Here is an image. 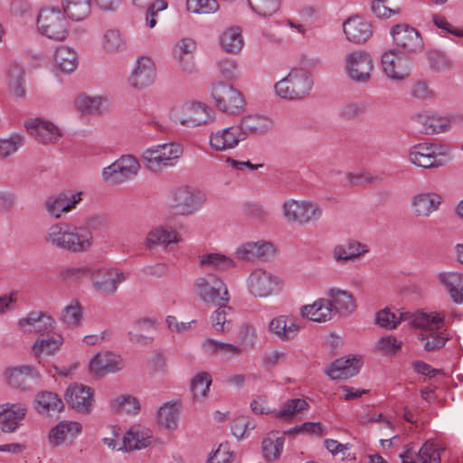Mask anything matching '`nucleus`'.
Wrapping results in <instances>:
<instances>
[{
	"label": "nucleus",
	"mask_w": 463,
	"mask_h": 463,
	"mask_svg": "<svg viewBox=\"0 0 463 463\" xmlns=\"http://www.w3.org/2000/svg\"><path fill=\"white\" fill-rule=\"evenodd\" d=\"M69 277L88 276L94 290L103 296L115 294L118 287L126 281L128 273L124 269L106 264H90L71 268L66 270Z\"/></svg>",
	"instance_id": "nucleus-1"
},
{
	"label": "nucleus",
	"mask_w": 463,
	"mask_h": 463,
	"mask_svg": "<svg viewBox=\"0 0 463 463\" xmlns=\"http://www.w3.org/2000/svg\"><path fill=\"white\" fill-rule=\"evenodd\" d=\"M402 321L414 327L435 329L442 325V318L436 312L417 311L414 313L392 312L389 307L378 310L374 315V324L385 330H393Z\"/></svg>",
	"instance_id": "nucleus-2"
},
{
	"label": "nucleus",
	"mask_w": 463,
	"mask_h": 463,
	"mask_svg": "<svg viewBox=\"0 0 463 463\" xmlns=\"http://www.w3.org/2000/svg\"><path fill=\"white\" fill-rule=\"evenodd\" d=\"M453 158L450 146L437 142L413 145L408 151L409 162L416 167L433 169L445 166Z\"/></svg>",
	"instance_id": "nucleus-3"
},
{
	"label": "nucleus",
	"mask_w": 463,
	"mask_h": 463,
	"mask_svg": "<svg viewBox=\"0 0 463 463\" xmlns=\"http://www.w3.org/2000/svg\"><path fill=\"white\" fill-rule=\"evenodd\" d=\"M248 293L255 298H268L279 295L285 288L282 276L270 269L256 267L245 279Z\"/></svg>",
	"instance_id": "nucleus-4"
},
{
	"label": "nucleus",
	"mask_w": 463,
	"mask_h": 463,
	"mask_svg": "<svg viewBox=\"0 0 463 463\" xmlns=\"http://www.w3.org/2000/svg\"><path fill=\"white\" fill-rule=\"evenodd\" d=\"M314 85L312 74L304 68H293L274 84L275 94L286 100H300L309 95Z\"/></svg>",
	"instance_id": "nucleus-5"
},
{
	"label": "nucleus",
	"mask_w": 463,
	"mask_h": 463,
	"mask_svg": "<svg viewBox=\"0 0 463 463\" xmlns=\"http://www.w3.org/2000/svg\"><path fill=\"white\" fill-rule=\"evenodd\" d=\"M214 106L229 116H238L247 109L248 102L241 90L226 82H215L210 88Z\"/></svg>",
	"instance_id": "nucleus-6"
},
{
	"label": "nucleus",
	"mask_w": 463,
	"mask_h": 463,
	"mask_svg": "<svg viewBox=\"0 0 463 463\" xmlns=\"http://www.w3.org/2000/svg\"><path fill=\"white\" fill-rule=\"evenodd\" d=\"M170 118L184 127L196 128L212 122L214 112L211 107L202 101L187 100L173 106Z\"/></svg>",
	"instance_id": "nucleus-7"
},
{
	"label": "nucleus",
	"mask_w": 463,
	"mask_h": 463,
	"mask_svg": "<svg viewBox=\"0 0 463 463\" xmlns=\"http://www.w3.org/2000/svg\"><path fill=\"white\" fill-rule=\"evenodd\" d=\"M37 32L43 37L55 42L64 41L70 33V23L61 8H43L36 18Z\"/></svg>",
	"instance_id": "nucleus-8"
},
{
	"label": "nucleus",
	"mask_w": 463,
	"mask_h": 463,
	"mask_svg": "<svg viewBox=\"0 0 463 463\" xmlns=\"http://www.w3.org/2000/svg\"><path fill=\"white\" fill-rule=\"evenodd\" d=\"M183 153L184 147L178 142L156 144L142 153V160L150 169H162L175 165Z\"/></svg>",
	"instance_id": "nucleus-9"
},
{
	"label": "nucleus",
	"mask_w": 463,
	"mask_h": 463,
	"mask_svg": "<svg viewBox=\"0 0 463 463\" xmlns=\"http://www.w3.org/2000/svg\"><path fill=\"white\" fill-rule=\"evenodd\" d=\"M206 194L199 189L183 185L173 189L167 197V204L181 215H192L204 204Z\"/></svg>",
	"instance_id": "nucleus-10"
},
{
	"label": "nucleus",
	"mask_w": 463,
	"mask_h": 463,
	"mask_svg": "<svg viewBox=\"0 0 463 463\" xmlns=\"http://www.w3.org/2000/svg\"><path fill=\"white\" fill-rule=\"evenodd\" d=\"M342 68L348 80L354 83L364 84L372 78L373 60L364 51L353 50L344 55Z\"/></svg>",
	"instance_id": "nucleus-11"
},
{
	"label": "nucleus",
	"mask_w": 463,
	"mask_h": 463,
	"mask_svg": "<svg viewBox=\"0 0 463 463\" xmlns=\"http://www.w3.org/2000/svg\"><path fill=\"white\" fill-rule=\"evenodd\" d=\"M194 290L198 298L205 305H217L228 302L230 299L226 284L213 274L195 279Z\"/></svg>",
	"instance_id": "nucleus-12"
},
{
	"label": "nucleus",
	"mask_w": 463,
	"mask_h": 463,
	"mask_svg": "<svg viewBox=\"0 0 463 463\" xmlns=\"http://www.w3.org/2000/svg\"><path fill=\"white\" fill-rule=\"evenodd\" d=\"M282 210L283 216L288 222L299 224L315 222L322 216L320 205L310 200H286Z\"/></svg>",
	"instance_id": "nucleus-13"
},
{
	"label": "nucleus",
	"mask_w": 463,
	"mask_h": 463,
	"mask_svg": "<svg viewBox=\"0 0 463 463\" xmlns=\"http://www.w3.org/2000/svg\"><path fill=\"white\" fill-rule=\"evenodd\" d=\"M140 170V163L132 155H123L101 171L104 182L118 184L135 177Z\"/></svg>",
	"instance_id": "nucleus-14"
},
{
	"label": "nucleus",
	"mask_w": 463,
	"mask_h": 463,
	"mask_svg": "<svg viewBox=\"0 0 463 463\" xmlns=\"http://www.w3.org/2000/svg\"><path fill=\"white\" fill-rule=\"evenodd\" d=\"M383 73L391 80L402 81L409 77L412 70L411 59L397 49L385 51L381 59Z\"/></svg>",
	"instance_id": "nucleus-15"
},
{
	"label": "nucleus",
	"mask_w": 463,
	"mask_h": 463,
	"mask_svg": "<svg viewBox=\"0 0 463 463\" xmlns=\"http://www.w3.org/2000/svg\"><path fill=\"white\" fill-rule=\"evenodd\" d=\"M82 424L77 420H62L48 430L46 440L52 448H68L80 437Z\"/></svg>",
	"instance_id": "nucleus-16"
},
{
	"label": "nucleus",
	"mask_w": 463,
	"mask_h": 463,
	"mask_svg": "<svg viewBox=\"0 0 463 463\" xmlns=\"http://www.w3.org/2000/svg\"><path fill=\"white\" fill-rule=\"evenodd\" d=\"M303 329V323L293 314L273 317L268 325L269 333L281 342L294 341Z\"/></svg>",
	"instance_id": "nucleus-17"
},
{
	"label": "nucleus",
	"mask_w": 463,
	"mask_h": 463,
	"mask_svg": "<svg viewBox=\"0 0 463 463\" xmlns=\"http://www.w3.org/2000/svg\"><path fill=\"white\" fill-rule=\"evenodd\" d=\"M156 76L155 61L148 55H139L134 62L128 82L135 90H144L156 82Z\"/></svg>",
	"instance_id": "nucleus-18"
},
{
	"label": "nucleus",
	"mask_w": 463,
	"mask_h": 463,
	"mask_svg": "<svg viewBox=\"0 0 463 463\" xmlns=\"http://www.w3.org/2000/svg\"><path fill=\"white\" fill-rule=\"evenodd\" d=\"M277 247L269 241H247L241 243L235 250L237 259L246 262L269 260L277 255Z\"/></svg>",
	"instance_id": "nucleus-19"
},
{
	"label": "nucleus",
	"mask_w": 463,
	"mask_h": 463,
	"mask_svg": "<svg viewBox=\"0 0 463 463\" xmlns=\"http://www.w3.org/2000/svg\"><path fill=\"white\" fill-rule=\"evenodd\" d=\"M81 200V191L69 189L47 197L43 207L50 216L60 219L63 214L74 210Z\"/></svg>",
	"instance_id": "nucleus-20"
},
{
	"label": "nucleus",
	"mask_w": 463,
	"mask_h": 463,
	"mask_svg": "<svg viewBox=\"0 0 463 463\" xmlns=\"http://www.w3.org/2000/svg\"><path fill=\"white\" fill-rule=\"evenodd\" d=\"M125 368V361L116 352L101 350L95 354L88 362V371L94 376H105L116 373Z\"/></svg>",
	"instance_id": "nucleus-21"
},
{
	"label": "nucleus",
	"mask_w": 463,
	"mask_h": 463,
	"mask_svg": "<svg viewBox=\"0 0 463 463\" xmlns=\"http://www.w3.org/2000/svg\"><path fill=\"white\" fill-rule=\"evenodd\" d=\"M197 48L196 40L191 36L181 37L174 43L171 56L180 71L192 73L194 71V54Z\"/></svg>",
	"instance_id": "nucleus-22"
},
{
	"label": "nucleus",
	"mask_w": 463,
	"mask_h": 463,
	"mask_svg": "<svg viewBox=\"0 0 463 463\" xmlns=\"http://www.w3.org/2000/svg\"><path fill=\"white\" fill-rule=\"evenodd\" d=\"M209 146L214 152H228L245 141L236 122L233 125L212 130L208 137Z\"/></svg>",
	"instance_id": "nucleus-23"
},
{
	"label": "nucleus",
	"mask_w": 463,
	"mask_h": 463,
	"mask_svg": "<svg viewBox=\"0 0 463 463\" xmlns=\"http://www.w3.org/2000/svg\"><path fill=\"white\" fill-rule=\"evenodd\" d=\"M27 133L41 143H56L63 135L61 128L56 123L43 118H31L24 121Z\"/></svg>",
	"instance_id": "nucleus-24"
},
{
	"label": "nucleus",
	"mask_w": 463,
	"mask_h": 463,
	"mask_svg": "<svg viewBox=\"0 0 463 463\" xmlns=\"http://www.w3.org/2000/svg\"><path fill=\"white\" fill-rule=\"evenodd\" d=\"M369 251L370 248L367 244L349 239L334 245L331 250V258L338 265H346L360 260Z\"/></svg>",
	"instance_id": "nucleus-25"
},
{
	"label": "nucleus",
	"mask_w": 463,
	"mask_h": 463,
	"mask_svg": "<svg viewBox=\"0 0 463 463\" xmlns=\"http://www.w3.org/2000/svg\"><path fill=\"white\" fill-rule=\"evenodd\" d=\"M17 328L24 333L44 334L52 331L55 319L49 313L42 310H32L20 317L16 322Z\"/></svg>",
	"instance_id": "nucleus-26"
},
{
	"label": "nucleus",
	"mask_w": 463,
	"mask_h": 463,
	"mask_svg": "<svg viewBox=\"0 0 463 463\" xmlns=\"http://www.w3.org/2000/svg\"><path fill=\"white\" fill-rule=\"evenodd\" d=\"M442 203V196L432 191L420 192L410 199V210L418 218H428L437 212Z\"/></svg>",
	"instance_id": "nucleus-27"
},
{
	"label": "nucleus",
	"mask_w": 463,
	"mask_h": 463,
	"mask_svg": "<svg viewBox=\"0 0 463 463\" xmlns=\"http://www.w3.org/2000/svg\"><path fill=\"white\" fill-rule=\"evenodd\" d=\"M393 43L408 52H418L423 49L420 33L412 26L401 24L391 29Z\"/></svg>",
	"instance_id": "nucleus-28"
},
{
	"label": "nucleus",
	"mask_w": 463,
	"mask_h": 463,
	"mask_svg": "<svg viewBox=\"0 0 463 463\" xmlns=\"http://www.w3.org/2000/svg\"><path fill=\"white\" fill-rule=\"evenodd\" d=\"M327 301L331 304L333 315L348 317L357 308L356 299L352 292L338 287H330L326 289Z\"/></svg>",
	"instance_id": "nucleus-29"
},
{
	"label": "nucleus",
	"mask_w": 463,
	"mask_h": 463,
	"mask_svg": "<svg viewBox=\"0 0 463 463\" xmlns=\"http://www.w3.org/2000/svg\"><path fill=\"white\" fill-rule=\"evenodd\" d=\"M182 411L183 403L180 399L165 402L156 409V422L163 430L175 431L179 428Z\"/></svg>",
	"instance_id": "nucleus-30"
},
{
	"label": "nucleus",
	"mask_w": 463,
	"mask_h": 463,
	"mask_svg": "<svg viewBox=\"0 0 463 463\" xmlns=\"http://www.w3.org/2000/svg\"><path fill=\"white\" fill-rule=\"evenodd\" d=\"M93 390L81 383H71L65 392V399L69 405L81 413H90L93 409Z\"/></svg>",
	"instance_id": "nucleus-31"
},
{
	"label": "nucleus",
	"mask_w": 463,
	"mask_h": 463,
	"mask_svg": "<svg viewBox=\"0 0 463 463\" xmlns=\"http://www.w3.org/2000/svg\"><path fill=\"white\" fill-rule=\"evenodd\" d=\"M94 244L92 230L84 224L71 223L66 250L71 253H84Z\"/></svg>",
	"instance_id": "nucleus-32"
},
{
	"label": "nucleus",
	"mask_w": 463,
	"mask_h": 463,
	"mask_svg": "<svg viewBox=\"0 0 463 463\" xmlns=\"http://www.w3.org/2000/svg\"><path fill=\"white\" fill-rule=\"evenodd\" d=\"M26 414L27 407L24 403L0 404V430L4 433L15 432L22 425Z\"/></svg>",
	"instance_id": "nucleus-33"
},
{
	"label": "nucleus",
	"mask_w": 463,
	"mask_h": 463,
	"mask_svg": "<svg viewBox=\"0 0 463 463\" xmlns=\"http://www.w3.org/2000/svg\"><path fill=\"white\" fill-rule=\"evenodd\" d=\"M415 122L425 135L448 133L452 129V119L431 111H421L415 115Z\"/></svg>",
	"instance_id": "nucleus-34"
},
{
	"label": "nucleus",
	"mask_w": 463,
	"mask_h": 463,
	"mask_svg": "<svg viewBox=\"0 0 463 463\" xmlns=\"http://www.w3.org/2000/svg\"><path fill=\"white\" fill-rule=\"evenodd\" d=\"M364 363L361 356L350 355L336 359L326 369V375L333 379H348L356 375Z\"/></svg>",
	"instance_id": "nucleus-35"
},
{
	"label": "nucleus",
	"mask_w": 463,
	"mask_h": 463,
	"mask_svg": "<svg viewBox=\"0 0 463 463\" xmlns=\"http://www.w3.org/2000/svg\"><path fill=\"white\" fill-rule=\"evenodd\" d=\"M236 124L244 140L252 135H261L269 132L274 127L273 120L262 114H247L241 117Z\"/></svg>",
	"instance_id": "nucleus-36"
},
{
	"label": "nucleus",
	"mask_w": 463,
	"mask_h": 463,
	"mask_svg": "<svg viewBox=\"0 0 463 463\" xmlns=\"http://www.w3.org/2000/svg\"><path fill=\"white\" fill-rule=\"evenodd\" d=\"M220 49L229 55H239L245 47L242 29L237 25L224 27L218 35Z\"/></svg>",
	"instance_id": "nucleus-37"
},
{
	"label": "nucleus",
	"mask_w": 463,
	"mask_h": 463,
	"mask_svg": "<svg viewBox=\"0 0 463 463\" xmlns=\"http://www.w3.org/2000/svg\"><path fill=\"white\" fill-rule=\"evenodd\" d=\"M400 458L403 463H440L439 445L430 440L426 441L418 452L413 446H408Z\"/></svg>",
	"instance_id": "nucleus-38"
},
{
	"label": "nucleus",
	"mask_w": 463,
	"mask_h": 463,
	"mask_svg": "<svg viewBox=\"0 0 463 463\" xmlns=\"http://www.w3.org/2000/svg\"><path fill=\"white\" fill-rule=\"evenodd\" d=\"M299 314L301 317L317 324L327 323L334 317L331 304L326 298H317L312 303L301 306Z\"/></svg>",
	"instance_id": "nucleus-39"
},
{
	"label": "nucleus",
	"mask_w": 463,
	"mask_h": 463,
	"mask_svg": "<svg viewBox=\"0 0 463 463\" xmlns=\"http://www.w3.org/2000/svg\"><path fill=\"white\" fill-rule=\"evenodd\" d=\"M153 430L144 425L131 426L122 437L124 439V451L140 450L152 443Z\"/></svg>",
	"instance_id": "nucleus-40"
},
{
	"label": "nucleus",
	"mask_w": 463,
	"mask_h": 463,
	"mask_svg": "<svg viewBox=\"0 0 463 463\" xmlns=\"http://www.w3.org/2000/svg\"><path fill=\"white\" fill-rule=\"evenodd\" d=\"M39 377L37 370L29 364L11 365L3 372L5 383L14 389H24L26 379H38Z\"/></svg>",
	"instance_id": "nucleus-41"
},
{
	"label": "nucleus",
	"mask_w": 463,
	"mask_h": 463,
	"mask_svg": "<svg viewBox=\"0 0 463 463\" xmlns=\"http://www.w3.org/2000/svg\"><path fill=\"white\" fill-rule=\"evenodd\" d=\"M181 241L178 232L168 225H156L152 227L146 234V245L148 248L156 246L168 247L177 244Z\"/></svg>",
	"instance_id": "nucleus-42"
},
{
	"label": "nucleus",
	"mask_w": 463,
	"mask_h": 463,
	"mask_svg": "<svg viewBox=\"0 0 463 463\" xmlns=\"http://www.w3.org/2000/svg\"><path fill=\"white\" fill-rule=\"evenodd\" d=\"M52 61L61 73L70 75L79 67V53L74 47L62 44L56 48Z\"/></svg>",
	"instance_id": "nucleus-43"
},
{
	"label": "nucleus",
	"mask_w": 463,
	"mask_h": 463,
	"mask_svg": "<svg viewBox=\"0 0 463 463\" xmlns=\"http://www.w3.org/2000/svg\"><path fill=\"white\" fill-rule=\"evenodd\" d=\"M71 222H58L49 225L44 231L43 240L52 249L66 250Z\"/></svg>",
	"instance_id": "nucleus-44"
},
{
	"label": "nucleus",
	"mask_w": 463,
	"mask_h": 463,
	"mask_svg": "<svg viewBox=\"0 0 463 463\" xmlns=\"http://www.w3.org/2000/svg\"><path fill=\"white\" fill-rule=\"evenodd\" d=\"M343 31L346 39L354 43L366 42L373 33L370 23L359 16L347 19L343 24Z\"/></svg>",
	"instance_id": "nucleus-45"
},
{
	"label": "nucleus",
	"mask_w": 463,
	"mask_h": 463,
	"mask_svg": "<svg viewBox=\"0 0 463 463\" xmlns=\"http://www.w3.org/2000/svg\"><path fill=\"white\" fill-rule=\"evenodd\" d=\"M34 411L41 415L60 413L63 408V402L58 394L50 391L38 392L33 401Z\"/></svg>",
	"instance_id": "nucleus-46"
},
{
	"label": "nucleus",
	"mask_w": 463,
	"mask_h": 463,
	"mask_svg": "<svg viewBox=\"0 0 463 463\" xmlns=\"http://www.w3.org/2000/svg\"><path fill=\"white\" fill-rule=\"evenodd\" d=\"M63 342V335L57 332L46 337H38L32 345V353L38 359L54 355L60 351Z\"/></svg>",
	"instance_id": "nucleus-47"
},
{
	"label": "nucleus",
	"mask_w": 463,
	"mask_h": 463,
	"mask_svg": "<svg viewBox=\"0 0 463 463\" xmlns=\"http://www.w3.org/2000/svg\"><path fill=\"white\" fill-rule=\"evenodd\" d=\"M437 281L449 293L454 302H463V273L458 271H443L436 275Z\"/></svg>",
	"instance_id": "nucleus-48"
},
{
	"label": "nucleus",
	"mask_w": 463,
	"mask_h": 463,
	"mask_svg": "<svg viewBox=\"0 0 463 463\" xmlns=\"http://www.w3.org/2000/svg\"><path fill=\"white\" fill-rule=\"evenodd\" d=\"M99 46L108 54L124 52L128 48V42L124 33L117 28L106 29L100 35Z\"/></svg>",
	"instance_id": "nucleus-49"
},
{
	"label": "nucleus",
	"mask_w": 463,
	"mask_h": 463,
	"mask_svg": "<svg viewBox=\"0 0 463 463\" xmlns=\"http://www.w3.org/2000/svg\"><path fill=\"white\" fill-rule=\"evenodd\" d=\"M213 328L217 332L228 333L235 324V313L232 307L227 305H220L210 317Z\"/></svg>",
	"instance_id": "nucleus-50"
},
{
	"label": "nucleus",
	"mask_w": 463,
	"mask_h": 463,
	"mask_svg": "<svg viewBox=\"0 0 463 463\" xmlns=\"http://www.w3.org/2000/svg\"><path fill=\"white\" fill-rule=\"evenodd\" d=\"M109 410L115 413L136 416L141 411L139 400L131 394H120L112 397L109 402Z\"/></svg>",
	"instance_id": "nucleus-51"
},
{
	"label": "nucleus",
	"mask_w": 463,
	"mask_h": 463,
	"mask_svg": "<svg viewBox=\"0 0 463 463\" xmlns=\"http://www.w3.org/2000/svg\"><path fill=\"white\" fill-rule=\"evenodd\" d=\"M61 4L62 13L73 21H82L90 13L89 0H61Z\"/></svg>",
	"instance_id": "nucleus-52"
},
{
	"label": "nucleus",
	"mask_w": 463,
	"mask_h": 463,
	"mask_svg": "<svg viewBox=\"0 0 463 463\" xmlns=\"http://www.w3.org/2000/svg\"><path fill=\"white\" fill-rule=\"evenodd\" d=\"M441 318H442V325L435 329H429V328H421L422 330L426 331L427 334H420L419 335V339L421 341H425L424 343V348L428 351H432L436 349H439L442 346L445 345L447 341L449 340V337L445 335L443 331H440L445 325L444 316L440 313L436 312Z\"/></svg>",
	"instance_id": "nucleus-53"
},
{
	"label": "nucleus",
	"mask_w": 463,
	"mask_h": 463,
	"mask_svg": "<svg viewBox=\"0 0 463 463\" xmlns=\"http://www.w3.org/2000/svg\"><path fill=\"white\" fill-rule=\"evenodd\" d=\"M212 383V375L208 372H200L195 374L191 380V392L194 401L202 402L207 398Z\"/></svg>",
	"instance_id": "nucleus-54"
},
{
	"label": "nucleus",
	"mask_w": 463,
	"mask_h": 463,
	"mask_svg": "<svg viewBox=\"0 0 463 463\" xmlns=\"http://www.w3.org/2000/svg\"><path fill=\"white\" fill-rule=\"evenodd\" d=\"M82 320V307L77 300L71 301L61 311V321L68 328H79Z\"/></svg>",
	"instance_id": "nucleus-55"
},
{
	"label": "nucleus",
	"mask_w": 463,
	"mask_h": 463,
	"mask_svg": "<svg viewBox=\"0 0 463 463\" xmlns=\"http://www.w3.org/2000/svg\"><path fill=\"white\" fill-rule=\"evenodd\" d=\"M285 443L283 437H277L274 434L269 435L262 441V452L264 458L272 462L278 460L281 455Z\"/></svg>",
	"instance_id": "nucleus-56"
},
{
	"label": "nucleus",
	"mask_w": 463,
	"mask_h": 463,
	"mask_svg": "<svg viewBox=\"0 0 463 463\" xmlns=\"http://www.w3.org/2000/svg\"><path fill=\"white\" fill-rule=\"evenodd\" d=\"M199 263L202 266L217 269H229L236 266V262L232 257L218 252L203 254L199 257Z\"/></svg>",
	"instance_id": "nucleus-57"
},
{
	"label": "nucleus",
	"mask_w": 463,
	"mask_h": 463,
	"mask_svg": "<svg viewBox=\"0 0 463 463\" xmlns=\"http://www.w3.org/2000/svg\"><path fill=\"white\" fill-rule=\"evenodd\" d=\"M24 144V136L22 133H12L0 137V156L8 157L15 154Z\"/></svg>",
	"instance_id": "nucleus-58"
},
{
	"label": "nucleus",
	"mask_w": 463,
	"mask_h": 463,
	"mask_svg": "<svg viewBox=\"0 0 463 463\" xmlns=\"http://www.w3.org/2000/svg\"><path fill=\"white\" fill-rule=\"evenodd\" d=\"M250 9L260 17L270 18L279 9L280 0H248Z\"/></svg>",
	"instance_id": "nucleus-59"
},
{
	"label": "nucleus",
	"mask_w": 463,
	"mask_h": 463,
	"mask_svg": "<svg viewBox=\"0 0 463 463\" xmlns=\"http://www.w3.org/2000/svg\"><path fill=\"white\" fill-rule=\"evenodd\" d=\"M186 11L195 14H213L220 9L218 0H186Z\"/></svg>",
	"instance_id": "nucleus-60"
},
{
	"label": "nucleus",
	"mask_w": 463,
	"mask_h": 463,
	"mask_svg": "<svg viewBox=\"0 0 463 463\" xmlns=\"http://www.w3.org/2000/svg\"><path fill=\"white\" fill-rule=\"evenodd\" d=\"M308 403L306 400L300 398L290 399L287 401L281 409L276 413V416L280 419H289L300 411H307Z\"/></svg>",
	"instance_id": "nucleus-61"
},
{
	"label": "nucleus",
	"mask_w": 463,
	"mask_h": 463,
	"mask_svg": "<svg viewBox=\"0 0 463 463\" xmlns=\"http://www.w3.org/2000/svg\"><path fill=\"white\" fill-rule=\"evenodd\" d=\"M102 105V99L99 96L80 94L74 100V106L83 113L98 112Z\"/></svg>",
	"instance_id": "nucleus-62"
},
{
	"label": "nucleus",
	"mask_w": 463,
	"mask_h": 463,
	"mask_svg": "<svg viewBox=\"0 0 463 463\" xmlns=\"http://www.w3.org/2000/svg\"><path fill=\"white\" fill-rule=\"evenodd\" d=\"M402 347V342L393 335H384L380 337L374 344L373 349L375 352L385 354L392 355L397 353Z\"/></svg>",
	"instance_id": "nucleus-63"
},
{
	"label": "nucleus",
	"mask_w": 463,
	"mask_h": 463,
	"mask_svg": "<svg viewBox=\"0 0 463 463\" xmlns=\"http://www.w3.org/2000/svg\"><path fill=\"white\" fill-rule=\"evenodd\" d=\"M101 441L111 450L124 451V439L121 438L120 428L117 425H111L107 428V433Z\"/></svg>",
	"instance_id": "nucleus-64"
}]
</instances>
